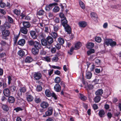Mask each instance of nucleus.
<instances>
[{
    "instance_id": "obj_1",
    "label": "nucleus",
    "mask_w": 121,
    "mask_h": 121,
    "mask_svg": "<svg viewBox=\"0 0 121 121\" xmlns=\"http://www.w3.org/2000/svg\"><path fill=\"white\" fill-rule=\"evenodd\" d=\"M28 43L30 46H34L35 48H40L41 46L40 43L36 41L31 40L28 41Z\"/></svg>"
},
{
    "instance_id": "obj_2",
    "label": "nucleus",
    "mask_w": 121,
    "mask_h": 121,
    "mask_svg": "<svg viewBox=\"0 0 121 121\" xmlns=\"http://www.w3.org/2000/svg\"><path fill=\"white\" fill-rule=\"evenodd\" d=\"M33 77L36 80H38L40 79L42 77V74L39 72H35L34 73Z\"/></svg>"
},
{
    "instance_id": "obj_3",
    "label": "nucleus",
    "mask_w": 121,
    "mask_h": 121,
    "mask_svg": "<svg viewBox=\"0 0 121 121\" xmlns=\"http://www.w3.org/2000/svg\"><path fill=\"white\" fill-rule=\"evenodd\" d=\"M26 90V89L25 87H21L18 91L17 95H18L20 96L22 95V93L25 92Z\"/></svg>"
},
{
    "instance_id": "obj_4",
    "label": "nucleus",
    "mask_w": 121,
    "mask_h": 121,
    "mask_svg": "<svg viewBox=\"0 0 121 121\" xmlns=\"http://www.w3.org/2000/svg\"><path fill=\"white\" fill-rule=\"evenodd\" d=\"M53 111V108L51 107H49L48 110L45 113L46 116H50L52 115Z\"/></svg>"
},
{
    "instance_id": "obj_5",
    "label": "nucleus",
    "mask_w": 121,
    "mask_h": 121,
    "mask_svg": "<svg viewBox=\"0 0 121 121\" xmlns=\"http://www.w3.org/2000/svg\"><path fill=\"white\" fill-rule=\"evenodd\" d=\"M57 4L55 3L49 4L48 5H47L45 7V9L47 11H49L52 8V6H53L56 5Z\"/></svg>"
},
{
    "instance_id": "obj_6",
    "label": "nucleus",
    "mask_w": 121,
    "mask_h": 121,
    "mask_svg": "<svg viewBox=\"0 0 121 121\" xmlns=\"http://www.w3.org/2000/svg\"><path fill=\"white\" fill-rule=\"evenodd\" d=\"M39 48H33L32 49V53L34 55L38 54L39 52Z\"/></svg>"
},
{
    "instance_id": "obj_7",
    "label": "nucleus",
    "mask_w": 121,
    "mask_h": 121,
    "mask_svg": "<svg viewBox=\"0 0 121 121\" xmlns=\"http://www.w3.org/2000/svg\"><path fill=\"white\" fill-rule=\"evenodd\" d=\"M3 93L5 96L8 97L10 95V92L8 88H6L4 90Z\"/></svg>"
},
{
    "instance_id": "obj_8",
    "label": "nucleus",
    "mask_w": 121,
    "mask_h": 121,
    "mask_svg": "<svg viewBox=\"0 0 121 121\" xmlns=\"http://www.w3.org/2000/svg\"><path fill=\"white\" fill-rule=\"evenodd\" d=\"M49 105L48 103L46 102L43 101L40 104L41 107L43 108H46L48 107Z\"/></svg>"
},
{
    "instance_id": "obj_9",
    "label": "nucleus",
    "mask_w": 121,
    "mask_h": 121,
    "mask_svg": "<svg viewBox=\"0 0 121 121\" xmlns=\"http://www.w3.org/2000/svg\"><path fill=\"white\" fill-rule=\"evenodd\" d=\"M78 25L81 27L84 28L86 26L87 23L85 22L81 21L79 22Z\"/></svg>"
},
{
    "instance_id": "obj_10",
    "label": "nucleus",
    "mask_w": 121,
    "mask_h": 121,
    "mask_svg": "<svg viewBox=\"0 0 121 121\" xmlns=\"http://www.w3.org/2000/svg\"><path fill=\"white\" fill-rule=\"evenodd\" d=\"M30 33L31 37L33 39H35L37 38V35L35 31L33 30L30 31Z\"/></svg>"
},
{
    "instance_id": "obj_11",
    "label": "nucleus",
    "mask_w": 121,
    "mask_h": 121,
    "mask_svg": "<svg viewBox=\"0 0 121 121\" xmlns=\"http://www.w3.org/2000/svg\"><path fill=\"white\" fill-rule=\"evenodd\" d=\"M54 88L55 90L57 92L60 91L61 90L60 86L58 84H56Z\"/></svg>"
},
{
    "instance_id": "obj_12",
    "label": "nucleus",
    "mask_w": 121,
    "mask_h": 121,
    "mask_svg": "<svg viewBox=\"0 0 121 121\" xmlns=\"http://www.w3.org/2000/svg\"><path fill=\"white\" fill-rule=\"evenodd\" d=\"M26 98L28 102L32 101L34 99L33 97L30 95H27L26 96Z\"/></svg>"
},
{
    "instance_id": "obj_13",
    "label": "nucleus",
    "mask_w": 121,
    "mask_h": 121,
    "mask_svg": "<svg viewBox=\"0 0 121 121\" xmlns=\"http://www.w3.org/2000/svg\"><path fill=\"white\" fill-rule=\"evenodd\" d=\"M67 22L66 18H64L61 20V23L63 27H65V26L68 25L67 24Z\"/></svg>"
},
{
    "instance_id": "obj_14",
    "label": "nucleus",
    "mask_w": 121,
    "mask_h": 121,
    "mask_svg": "<svg viewBox=\"0 0 121 121\" xmlns=\"http://www.w3.org/2000/svg\"><path fill=\"white\" fill-rule=\"evenodd\" d=\"M64 27L65 28V31L68 33L70 34L71 33V28L68 25Z\"/></svg>"
},
{
    "instance_id": "obj_15",
    "label": "nucleus",
    "mask_w": 121,
    "mask_h": 121,
    "mask_svg": "<svg viewBox=\"0 0 121 121\" xmlns=\"http://www.w3.org/2000/svg\"><path fill=\"white\" fill-rule=\"evenodd\" d=\"M26 41L25 39H20L18 42V44L22 46H23L25 44Z\"/></svg>"
},
{
    "instance_id": "obj_16",
    "label": "nucleus",
    "mask_w": 121,
    "mask_h": 121,
    "mask_svg": "<svg viewBox=\"0 0 121 121\" xmlns=\"http://www.w3.org/2000/svg\"><path fill=\"white\" fill-rule=\"evenodd\" d=\"M92 73L90 72H87L86 73V78L88 79H90L92 76Z\"/></svg>"
},
{
    "instance_id": "obj_17",
    "label": "nucleus",
    "mask_w": 121,
    "mask_h": 121,
    "mask_svg": "<svg viewBox=\"0 0 121 121\" xmlns=\"http://www.w3.org/2000/svg\"><path fill=\"white\" fill-rule=\"evenodd\" d=\"M33 60L32 58L30 56H27L26 58L25 61L26 63H30Z\"/></svg>"
},
{
    "instance_id": "obj_18",
    "label": "nucleus",
    "mask_w": 121,
    "mask_h": 121,
    "mask_svg": "<svg viewBox=\"0 0 121 121\" xmlns=\"http://www.w3.org/2000/svg\"><path fill=\"white\" fill-rule=\"evenodd\" d=\"M10 32L9 30H4L2 32L3 35L5 37L8 36Z\"/></svg>"
},
{
    "instance_id": "obj_19",
    "label": "nucleus",
    "mask_w": 121,
    "mask_h": 121,
    "mask_svg": "<svg viewBox=\"0 0 121 121\" xmlns=\"http://www.w3.org/2000/svg\"><path fill=\"white\" fill-rule=\"evenodd\" d=\"M82 46L81 43L78 42L75 45L74 49L77 50L79 49Z\"/></svg>"
},
{
    "instance_id": "obj_20",
    "label": "nucleus",
    "mask_w": 121,
    "mask_h": 121,
    "mask_svg": "<svg viewBox=\"0 0 121 121\" xmlns=\"http://www.w3.org/2000/svg\"><path fill=\"white\" fill-rule=\"evenodd\" d=\"M20 31L21 33L25 34H27L28 31L27 29L25 27L22 28L20 29Z\"/></svg>"
},
{
    "instance_id": "obj_21",
    "label": "nucleus",
    "mask_w": 121,
    "mask_h": 121,
    "mask_svg": "<svg viewBox=\"0 0 121 121\" xmlns=\"http://www.w3.org/2000/svg\"><path fill=\"white\" fill-rule=\"evenodd\" d=\"M48 43L50 44L52 43L53 41V39L52 37L50 36L46 38Z\"/></svg>"
},
{
    "instance_id": "obj_22",
    "label": "nucleus",
    "mask_w": 121,
    "mask_h": 121,
    "mask_svg": "<svg viewBox=\"0 0 121 121\" xmlns=\"http://www.w3.org/2000/svg\"><path fill=\"white\" fill-rule=\"evenodd\" d=\"M94 46V44L92 43L88 42L86 45V47L88 48H93Z\"/></svg>"
},
{
    "instance_id": "obj_23",
    "label": "nucleus",
    "mask_w": 121,
    "mask_h": 121,
    "mask_svg": "<svg viewBox=\"0 0 121 121\" xmlns=\"http://www.w3.org/2000/svg\"><path fill=\"white\" fill-rule=\"evenodd\" d=\"M8 100L9 103H13L15 101V99L14 97L12 96H10L9 97Z\"/></svg>"
},
{
    "instance_id": "obj_24",
    "label": "nucleus",
    "mask_w": 121,
    "mask_h": 121,
    "mask_svg": "<svg viewBox=\"0 0 121 121\" xmlns=\"http://www.w3.org/2000/svg\"><path fill=\"white\" fill-rule=\"evenodd\" d=\"M45 93L46 96L48 97H50L52 95V93L49 90H46L45 91Z\"/></svg>"
},
{
    "instance_id": "obj_25",
    "label": "nucleus",
    "mask_w": 121,
    "mask_h": 121,
    "mask_svg": "<svg viewBox=\"0 0 121 121\" xmlns=\"http://www.w3.org/2000/svg\"><path fill=\"white\" fill-rule=\"evenodd\" d=\"M50 35L54 39H56L58 37L57 34L55 32H52L50 33Z\"/></svg>"
},
{
    "instance_id": "obj_26",
    "label": "nucleus",
    "mask_w": 121,
    "mask_h": 121,
    "mask_svg": "<svg viewBox=\"0 0 121 121\" xmlns=\"http://www.w3.org/2000/svg\"><path fill=\"white\" fill-rule=\"evenodd\" d=\"M18 54L19 56H23L25 55V52L22 50H19L18 52Z\"/></svg>"
},
{
    "instance_id": "obj_27",
    "label": "nucleus",
    "mask_w": 121,
    "mask_h": 121,
    "mask_svg": "<svg viewBox=\"0 0 121 121\" xmlns=\"http://www.w3.org/2000/svg\"><path fill=\"white\" fill-rule=\"evenodd\" d=\"M19 34H18L17 35H15L14 34V38L13 39V40L14 43L15 44H16L17 43V39L19 38Z\"/></svg>"
},
{
    "instance_id": "obj_28",
    "label": "nucleus",
    "mask_w": 121,
    "mask_h": 121,
    "mask_svg": "<svg viewBox=\"0 0 121 121\" xmlns=\"http://www.w3.org/2000/svg\"><path fill=\"white\" fill-rule=\"evenodd\" d=\"M2 108L4 110L6 111H8L9 110V107L6 105H2Z\"/></svg>"
},
{
    "instance_id": "obj_29",
    "label": "nucleus",
    "mask_w": 121,
    "mask_h": 121,
    "mask_svg": "<svg viewBox=\"0 0 121 121\" xmlns=\"http://www.w3.org/2000/svg\"><path fill=\"white\" fill-rule=\"evenodd\" d=\"M79 97L80 99L83 101H85L87 99V97L81 94H79Z\"/></svg>"
},
{
    "instance_id": "obj_30",
    "label": "nucleus",
    "mask_w": 121,
    "mask_h": 121,
    "mask_svg": "<svg viewBox=\"0 0 121 121\" xmlns=\"http://www.w3.org/2000/svg\"><path fill=\"white\" fill-rule=\"evenodd\" d=\"M58 41L61 45L63 44L64 43V40L61 37H59L58 39Z\"/></svg>"
},
{
    "instance_id": "obj_31",
    "label": "nucleus",
    "mask_w": 121,
    "mask_h": 121,
    "mask_svg": "<svg viewBox=\"0 0 121 121\" xmlns=\"http://www.w3.org/2000/svg\"><path fill=\"white\" fill-rule=\"evenodd\" d=\"M103 93V91L101 89L98 90L95 93V94L97 95H101Z\"/></svg>"
},
{
    "instance_id": "obj_32",
    "label": "nucleus",
    "mask_w": 121,
    "mask_h": 121,
    "mask_svg": "<svg viewBox=\"0 0 121 121\" xmlns=\"http://www.w3.org/2000/svg\"><path fill=\"white\" fill-rule=\"evenodd\" d=\"M112 39H107L105 41V43L106 45L108 46L110 45Z\"/></svg>"
},
{
    "instance_id": "obj_33",
    "label": "nucleus",
    "mask_w": 121,
    "mask_h": 121,
    "mask_svg": "<svg viewBox=\"0 0 121 121\" xmlns=\"http://www.w3.org/2000/svg\"><path fill=\"white\" fill-rule=\"evenodd\" d=\"M23 24L24 27L27 28H29L30 26V24L28 22H23Z\"/></svg>"
},
{
    "instance_id": "obj_34",
    "label": "nucleus",
    "mask_w": 121,
    "mask_h": 121,
    "mask_svg": "<svg viewBox=\"0 0 121 121\" xmlns=\"http://www.w3.org/2000/svg\"><path fill=\"white\" fill-rule=\"evenodd\" d=\"M99 115L101 117H104L105 114V112L103 110H100L99 112Z\"/></svg>"
},
{
    "instance_id": "obj_35",
    "label": "nucleus",
    "mask_w": 121,
    "mask_h": 121,
    "mask_svg": "<svg viewBox=\"0 0 121 121\" xmlns=\"http://www.w3.org/2000/svg\"><path fill=\"white\" fill-rule=\"evenodd\" d=\"M41 43L43 46H46L47 44V41L45 39H43L41 40Z\"/></svg>"
},
{
    "instance_id": "obj_36",
    "label": "nucleus",
    "mask_w": 121,
    "mask_h": 121,
    "mask_svg": "<svg viewBox=\"0 0 121 121\" xmlns=\"http://www.w3.org/2000/svg\"><path fill=\"white\" fill-rule=\"evenodd\" d=\"M79 2L80 5L82 8L83 9H85V7L84 3L80 0L79 1Z\"/></svg>"
},
{
    "instance_id": "obj_37",
    "label": "nucleus",
    "mask_w": 121,
    "mask_h": 121,
    "mask_svg": "<svg viewBox=\"0 0 121 121\" xmlns=\"http://www.w3.org/2000/svg\"><path fill=\"white\" fill-rule=\"evenodd\" d=\"M4 27L6 29H8L11 27V25L8 23L6 22L3 25Z\"/></svg>"
},
{
    "instance_id": "obj_38",
    "label": "nucleus",
    "mask_w": 121,
    "mask_h": 121,
    "mask_svg": "<svg viewBox=\"0 0 121 121\" xmlns=\"http://www.w3.org/2000/svg\"><path fill=\"white\" fill-rule=\"evenodd\" d=\"M43 59L48 62H50L51 60L50 57L48 56L43 57Z\"/></svg>"
},
{
    "instance_id": "obj_39",
    "label": "nucleus",
    "mask_w": 121,
    "mask_h": 121,
    "mask_svg": "<svg viewBox=\"0 0 121 121\" xmlns=\"http://www.w3.org/2000/svg\"><path fill=\"white\" fill-rule=\"evenodd\" d=\"M95 63L96 65H100V64L101 61L97 58H95Z\"/></svg>"
},
{
    "instance_id": "obj_40",
    "label": "nucleus",
    "mask_w": 121,
    "mask_h": 121,
    "mask_svg": "<svg viewBox=\"0 0 121 121\" xmlns=\"http://www.w3.org/2000/svg\"><path fill=\"white\" fill-rule=\"evenodd\" d=\"M9 88L10 90L12 92H14L16 90V87L14 86H10Z\"/></svg>"
},
{
    "instance_id": "obj_41",
    "label": "nucleus",
    "mask_w": 121,
    "mask_h": 121,
    "mask_svg": "<svg viewBox=\"0 0 121 121\" xmlns=\"http://www.w3.org/2000/svg\"><path fill=\"white\" fill-rule=\"evenodd\" d=\"M101 99V97L100 96H97L94 99L95 102L96 103H98L99 101Z\"/></svg>"
},
{
    "instance_id": "obj_42",
    "label": "nucleus",
    "mask_w": 121,
    "mask_h": 121,
    "mask_svg": "<svg viewBox=\"0 0 121 121\" xmlns=\"http://www.w3.org/2000/svg\"><path fill=\"white\" fill-rule=\"evenodd\" d=\"M60 10V8L57 6H56L53 9V10L54 12H57Z\"/></svg>"
},
{
    "instance_id": "obj_43",
    "label": "nucleus",
    "mask_w": 121,
    "mask_h": 121,
    "mask_svg": "<svg viewBox=\"0 0 121 121\" xmlns=\"http://www.w3.org/2000/svg\"><path fill=\"white\" fill-rule=\"evenodd\" d=\"M34 100L35 102L37 103H40L41 101V99L39 97H36L35 98Z\"/></svg>"
},
{
    "instance_id": "obj_44",
    "label": "nucleus",
    "mask_w": 121,
    "mask_h": 121,
    "mask_svg": "<svg viewBox=\"0 0 121 121\" xmlns=\"http://www.w3.org/2000/svg\"><path fill=\"white\" fill-rule=\"evenodd\" d=\"M101 40V39L100 37H96L95 38V41L98 43L100 42Z\"/></svg>"
},
{
    "instance_id": "obj_45",
    "label": "nucleus",
    "mask_w": 121,
    "mask_h": 121,
    "mask_svg": "<svg viewBox=\"0 0 121 121\" xmlns=\"http://www.w3.org/2000/svg\"><path fill=\"white\" fill-rule=\"evenodd\" d=\"M44 13V11L43 10H40L38 12V15H43Z\"/></svg>"
},
{
    "instance_id": "obj_46",
    "label": "nucleus",
    "mask_w": 121,
    "mask_h": 121,
    "mask_svg": "<svg viewBox=\"0 0 121 121\" xmlns=\"http://www.w3.org/2000/svg\"><path fill=\"white\" fill-rule=\"evenodd\" d=\"M55 81L56 83H59L60 82V78L59 77H57L55 78Z\"/></svg>"
},
{
    "instance_id": "obj_47",
    "label": "nucleus",
    "mask_w": 121,
    "mask_h": 121,
    "mask_svg": "<svg viewBox=\"0 0 121 121\" xmlns=\"http://www.w3.org/2000/svg\"><path fill=\"white\" fill-rule=\"evenodd\" d=\"M95 51L93 49H91L87 51V53L88 55H90L91 54L94 53Z\"/></svg>"
},
{
    "instance_id": "obj_48",
    "label": "nucleus",
    "mask_w": 121,
    "mask_h": 121,
    "mask_svg": "<svg viewBox=\"0 0 121 121\" xmlns=\"http://www.w3.org/2000/svg\"><path fill=\"white\" fill-rule=\"evenodd\" d=\"M91 16L92 18H95L96 17L97 15L95 13L92 12L91 13Z\"/></svg>"
},
{
    "instance_id": "obj_49",
    "label": "nucleus",
    "mask_w": 121,
    "mask_h": 121,
    "mask_svg": "<svg viewBox=\"0 0 121 121\" xmlns=\"http://www.w3.org/2000/svg\"><path fill=\"white\" fill-rule=\"evenodd\" d=\"M54 30L55 31H58L59 29V26L58 25H55L53 26Z\"/></svg>"
},
{
    "instance_id": "obj_50",
    "label": "nucleus",
    "mask_w": 121,
    "mask_h": 121,
    "mask_svg": "<svg viewBox=\"0 0 121 121\" xmlns=\"http://www.w3.org/2000/svg\"><path fill=\"white\" fill-rule=\"evenodd\" d=\"M8 84L10 85L11 83V82L12 80V78L10 76H9L8 77Z\"/></svg>"
},
{
    "instance_id": "obj_51",
    "label": "nucleus",
    "mask_w": 121,
    "mask_h": 121,
    "mask_svg": "<svg viewBox=\"0 0 121 121\" xmlns=\"http://www.w3.org/2000/svg\"><path fill=\"white\" fill-rule=\"evenodd\" d=\"M14 13L16 15H19L20 13V10L17 9H15L14 11Z\"/></svg>"
},
{
    "instance_id": "obj_52",
    "label": "nucleus",
    "mask_w": 121,
    "mask_h": 121,
    "mask_svg": "<svg viewBox=\"0 0 121 121\" xmlns=\"http://www.w3.org/2000/svg\"><path fill=\"white\" fill-rule=\"evenodd\" d=\"M50 30V29L47 26H45V31L47 33L49 32Z\"/></svg>"
},
{
    "instance_id": "obj_53",
    "label": "nucleus",
    "mask_w": 121,
    "mask_h": 121,
    "mask_svg": "<svg viewBox=\"0 0 121 121\" xmlns=\"http://www.w3.org/2000/svg\"><path fill=\"white\" fill-rule=\"evenodd\" d=\"M42 90V87L40 85L38 86L36 88V90L37 91H40Z\"/></svg>"
},
{
    "instance_id": "obj_54",
    "label": "nucleus",
    "mask_w": 121,
    "mask_h": 121,
    "mask_svg": "<svg viewBox=\"0 0 121 121\" xmlns=\"http://www.w3.org/2000/svg\"><path fill=\"white\" fill-rule=\"evenodd\" d=\"M117 44L116 43L115 41H113L112 40V42H111L110 45L111 47H113L116 45Z\"/></svg>"
},
{
    "instance_id": "obj_55",
    "label": "nucleus",
    "mask_w": 121,
    "mask_h": 121,
    "mask_svg": "<svg viewBox=\"0 0 121 121\" xmlns=\"http://www.w3.org/2000/svg\"><path fill=\"white\" fill-rule=\"evenodd\" d=\"M8 19L10 22L12 23L13 22V20L12 18L9 16H8Z\"/></svg>"
},
{
    "instance_id": "obj_56",
    "label": "nucleus",
    "mask_w": 121,
    "mask_h": 121,
    "mask_svg": "<svg viewBox=\"0 0 121 121\" xmlns=\"http://www.w3.org/2000/svg\"><path fill=\"white\" fill-rule=\"evenodd\" d=\"M74 49V48L73 47H72L71 48L70 51L69 52H68V53L70 55H71L72 54V53L73 52V51Z\"/></svg>"
},
{
    "instance_id": "obj_57",
    "label": "nucleus",
    "mask_w": 121,
    "mask_h": 121,
    "mask_svg": "<svg viewBox=\"0 0 121 121\" xmlns=\"http://www.w3.org/2000/svg\"><path fill=\"white\" fill-rule=\"evenodd\" d=\"M40 55H45L46 54V53L45 51H44L43 50H41L40 52Z\"/></svg>"
},
{
    "instance_id": "obj_58",
    "label": "nucleus",
    "mask_w": 121,
    "mask_h": 121,
    "mask_svg": "<svg viewBox=\"0 0 121 121\" xmlns=\"http://www.w3.org/2000/svg\"><path fill=\"white\" fill-rule=\"evenodd\" d=\"M14 110H16L17 112L19 111L22 110V109L20 107H18L14 108Z\"/></svg>"
},
{
    "instance_id": "obj_59",
    "label": "nucleus",
    "mask_w": 121,
    "mask_h": 121,
    "mask_svg": "<svg viewBox=\"0 0 121 121\" xmlns=\"http://www.w3.org/2000/svg\"><path fill=\"white\" fill-rule=\"evenodd\" d=\"M54 22H55L58 23L60 22V20L59 18H55L54 20Z\"/></svg>"
},
{
    "instance_id": "obj_60",
    "label": "nucleus",
    "mask_w": 121,
    "mask_h": 121,
    "mask_svg": "<svg viewBox=\"0 0 121 121\" xmlns=\"http://www.w3.org/2000/svg\"><path fill=\"white\" fill-rule=\"evenodd\" d=\"M58 58L57 57H53L52 61H57L58 60Z\"/></svg>"
},
{
    "instance_id": "obj_61",
    "label": "nucleus",
    "mask_w": 121,
    "mask_h": 121,
    "mask_svg": "<svg viewBox=\"0 0 121 121\" xmlns=\"http://www.w3.org/2000/svg\"><path fill=\"white\" fill-rule=\"evenodd\" d=\"M2 0H0V6L1 7L4 8L5 6V4H4L2 3Z\"/></svg>"
},
{
    "instance_id": "obj_62",
    "label": "nucleus",
    "mask_w": 121,
    "mask_h": 121,
    "mask_svg": "<svg viewBox=\"0 0 121 121\" xmlns=\"http://www.w3.org/2000/svg\"><path fill=\"white\" fill-rule=\"evenodd\" d=\"M52 96L54 97L55 99H57V97L56 94L54 92L52 93Z\"/></svg>"
},
{
    "instance_id": "obj_63",
    "label": "nucleus",
    "mask_w": 121,
    "mask_h": 121,
    "mask_svg": "<svg viewBox=\"0 0 121 121\" xmlns=\"http://www.w3.org/2000/svg\"><path fill=\"white\" fill-rule=\"evenodd\" d=\"M59 16L61 18H63V19H64V18H65V17L64 15L62 13H60L59 14Z\"/></svg>"
},
{
    "instance_id": "obj_64",
    "label": "nucleus",
    "mask_w": 121,
    "mask_h": 121,
    "mask_svg": "<svg viewBox=\"0 0 121 121\" xmlns=\"http://www.w3.org/2000/svg\"><path fill=\"white\" fill-rule=\"evenodd\" d=\"M55 46L56 47V48L58 50L60 49V48L61 45L60 44H59V43L57 44L56 45H55Z\"/></svg>"
}]
</instances>
